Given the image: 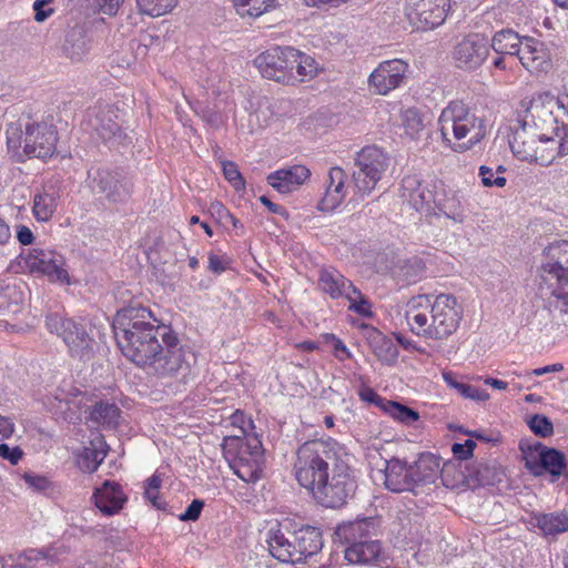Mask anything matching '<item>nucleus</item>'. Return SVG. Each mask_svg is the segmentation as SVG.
Here are the masks:
<instances>
[{"instance_id":"f257e3e1","label":"nucleus","mask_w":568,"mask_h":568,"mask_svg":"<svg viewBox=\"0 0 568 568\" xmlns=\"http://www.w3.org/2000/svg\"><path fill=\"white\" fill-rule=\"evenodd\" d=\"M113 332L122 354L149 374L168 383L185 384L190 374L186 352L171 328L141 305H130L116 312Z\"/></svg>"},{"instance_id":"f03ea898","label":"nucleus","mask_w":568,"mask_h":568,"mask_svg":"<svg viewBox=\"0 0 568 568\" xmlns=\"http://www.w3.org/2000/svg\"><path fill=\"white\" fill-rule=\"evenodd\" d=\"M293 469L297 483L327 508L343 506L357 487L336 442H305L296 450Z\"/></svg>"},{"instance_id":"7ed1b4c3","label":"nucleus","mask_w":568,"mask_h":568,"mask_svg":"<svg viewBox=\"0 0 568 568\" xmlns=\"http://www.w3.org/2000/svg\"><path fill=\"white\" fill-rule=\"evenodd\" d=\"M378 535L379 521L373 517L344 521L335 529L336 539L346 546L344 556L349 564L389 568L393 559Z\"/></svg>"},{"instance_id":"20e7f679","label":"nucleus","mask_w":568,"mask_h":568,"mask_svg":"<svg viewBox=\"0 0 568 568\" xmlns=\"http://www.w3.org/2000/svg\"><path fill=\"white\" fill-rule=\"evenodd\" d=\"M444 143L455 152H465L487 134L486 120L478 116L463 101H450L438 118Z\"/></svg>"},{"instance_id":"39448f33","label":"nucleus","mask_w":568,"mask_h":568,"mask_svg":"<svg viewBox=\"0 0 568 568\" xmlns=\"http://www.w3.org/2000/svg\"><path fill=\"white\" fill-rule=\"evenodd\" d=\"M7 145L13 155L45 159L54 154L58 132L53 124L36 121L30 114H21L10 121L6 130Z\"/></svg>"},{"instance_id":"423d86ee","label":"nucleus","mask_w":568,"mask_h":568,"mask_svg":"<svg viewBox=\"0 0 568 568\" xmlns=\"http://www.w3.org/2000/svg\"><path fill=\"white\" fill-rule=\"evenodd\" d=\"M440 471V459L430 453L420 454L410 465L398 458H392L386 463L384 485L393 493L425 494L432 489Z\"/></svg>"},{"instance_id":"0eeeda50","label":"nucleus","mask_w":568,"mask_h":568,"mask_svg":"<svg viewBox=\"0 0 568 568\" xmlns=\"http://www.w3.org/2000/svg\"><path fill=\"white\" fill-rule=\"evenodd\" d=\"M224 458L234 474L245 483H254L260 479L264 450L261 439L255 434H247L244 426L240 427V434L225 436L222 443Z\"/></svg>"},{"instance_id":"6e6552de","label":"nucleus","mask_w":568,"mask_h":568,"mask_svg":"<svg viewBox=\"0 0 568 568\" xmlns=\"http://www.w3.org/2000/svg\"><path fill=\"white\" fill-rule=\"evenodd\" d=\"M509 145L517 159L540 165H549L557 156L565 155L556 136H548L537 123L529 124L526 120L514 130Z\"/></svg>"},{"instance_id":"1a4fd4ad","label":"nucleus","mask_w":568,"mask_h":568,"mask_svg":"<svg viewBox=\"0 0 568 568\" xmlns=\"http://www.w3.org/2000/svg\"><path fill=\"white\" fill-rule=\"evenodd\" d=\"M389 163V156L375 145L365 146L357 153L356 170L352 175L355 201L372 193L387 171Z\"/></svg>"},{"instance_id":"9d476101","label":"nucleus","mask_w":568,"mask_h":568,"mask_svg":"<svg viewBox=\"0 0 568 568\" xmlns=\"http://www.w3.org/2000/svg\"><path fill=\"white\" fill-rule=\"evenodd\" d=\"M63 264L53 251H21L11 268L16 272L45 276L52 283L70 285L71 278Z\"/></svg>"},{"instance_id":"9b49d317","label":"nucleus","mask_w":568,"mask_h":568,"mask_svg":"<svg viewBox=\"0 0 568 568\" xmlns=\"http://www.w3.org/2000/svg\"><path fill=\"white\" fill-rule=\"evenodd\" d=\"M528 113L532 119L538 118L544 122L546 116L552 118L560 126L555 128V135L560 142L561 154H568V93L554 97L550 94L540 95L531 102Z\"/></svg>"},{"instance_id":"f8f14e48","label":"nucleus","mask_w":568,"mask_h":568,"mask_svg":"<svg viewBox=\"0 0 568 568\" xmlns=\"http://www.w3.org/2000/svg\"><path fill=\"white\" fill-rule=\"evenodd\" d=\"M297 50L291 47H275L262 52L254 59V64L263 78L284 84H294L291 64L296 61Z\"/></svg>"},{"instance_id":"ddd939ff","label":"nucleus","mask_w":568,"mask_h":568,"mask_svg":"<svg viewBox=\"0 0 568 568\" xmlns=\"http://www.w3.org/2000/svg\"><path fill=\"white\" fill-rule=\"evenodd\" d=\"M433 295L420 294L413 296L406 303L404 316L413 334L427 339L439 341L435 313L432 308Z\"/></svg>"},{"instance_id":"4468645a","label":"nucleus","mask_w":568,"mask_h":568,"mask_svg":"<svg viewBox=\"0 0 568 568\" xmlns=\"http://www.w3.org/2000/svg\"><path fill=\"white\" fill-rule=\"evenodd\" d=\"M523 449L525 466L535 476H541L545 473L552 477H560L567 469V459L561 452L545 446L541 443L528 446Z\"/></svg>"},{"instance_id":"2eb2a0df","label":"nucleus","mask_w":568,"mask_h":568,"mask_svg":"<svg viewBox=\"0 0 568 568\" xmlns=\"http://www.w3.org/2000/svg\"><path fill=\"white\" fill-rule=\"evenodd\" d=\"M489 50V42L484 36L471 33L457 42L452 57L457 68L470 71L476 70L486 61Z\"/></svg>"},{"instance_id":"dca6fc26","label":"nucleus","mask_w":568,"mask_h":568,"mask_svg":"<svg viewBox=\"0 0 568 568\" xmlns=\"http://www.w3.org/2000/svg\"><path fill=\"white\" fill-rule=\"evenodd\" d=\"M89 186L95 194H103L111 202L126 200L131 192V183L116 172L104 169L90 170Z\"/></svg>"},{"instance_id":"f3484780","label":"nucleus","mask_w":568,"mask_h":568,"mask_svg":"<svg viewBox=\"0 0 568 568\" xmlns=\"http://www.w3.org/2000/svg\"><path fill=\"white\" fill-rule=\"evenodd\" d=\"M294 536L293 523L288 519L270 529L266 538L270 554L281 562L300 564Z\"/></svg>"},{"instance_id":"a211bd4d","label":"nucleus","mask_w":568,"mask_h":568,"mask_svg":"<svg viewBox=\"0 0 568 568\" xmlns=\"http://www.w3.org/2000/svg\"><path fill=\"white\" fill-rule=\"evenodd\" d=\"M432 310L435 313V326L438 328L440 339L449 337L457 331L463 317V310L454 295H433Z\"/></svg>"},{"instance_id":"6ab92c4d","label":"nucleus","mask_w":568,"mask_h":568,"mask_svg":"<svg viewBox=\"0 0 568 568\" xmlns=\"http://www.w3.org/2000/svg\"><path fill=\"white\" fill-rule=\"evenodd\" d=\"M407 64L403 60L383 61L368 78L369 89L379 95H386L398 88L405 78Z\"/></svg>"},{"instance_id":"aec40b11","label":"nucleus","mask_w":568,"mask_h":568,"mask_svg":"<svg viewBox=\"0 0 568 568\" xmlns=\"http://www.w3.org/2000/svg\"><path fill=\"white\" fill-rule=\"evenodd\" d=\"M418 10H414L410 3H405V14L409 22L417 29H434L440 26L449 10V0H425Z\"/></svg>"},{"instance_id":"412c9836","label":"nucleus","mask_w":568,"mask_h":568,"mask_svg":"<svg viewBox=\"0 0 568 568\" xmlns=\"http://www.w3.org/2000/svg\"><path fill=\"white\" fill-rule=\"evenodd\" d=\"M439 184L423 183L417 175H407L402 180L400 196L416 211L430 207Z\"/></svg>"},{"instance_id":"4be33fe9","label":"nucleus","mask_w":568,"mask_h":568,"mask_svg":"<svg viewBox=\"0 0 568 568\" xmlns=\"http://www.w3.org/2000/svg\"><path fill=\"white\" fill-rule=\"evenodd\" d=\"M517 58L530 73L548 72L552 65L547 45L531 37H524V44Z\"/></svg>"},{"instance_id":"5701e85b","label":"nucleus","mask_w":568,"mask_h":568,"mask_svg":"<svg viewBox=\"0 0 568 568\" xmlns=\"http://www.w3.org/2000/svg\"><path fill=\"white\" fill-rule=\"evenodd\" d=\"M311 176V171L301 164L276 170L268 174L267 183L281 194L296 191Z\"/></svg>"},{"instance_id":"b1692460","label":"nucleus","mask_w":568,"mask_h":568,"mask_svg":"<svg viewBox=\"0 0 568 568\" xmlns=\"http://www.w3.org/2000/svg\"><path fill=\"white\" fill-rule=\"evenodd\" d=\"M347 174L339 168L334 166L328 171L325 193L318 202V210L332 212L337 209L347 195Z\"/></svg>"},{"instance_id":"393cba45","label":"nucleus","mask_w":568,"mask_h":568,"mask_svg":"<svg viewBox=\"0 0 568 568\" xmlns=\"http://www.w3.org/2000/svg\"><path fill=\"white\" fill-rule=\"evenodd\" d=\"M541 270L546 274V281H555L551 292L554 306L560 312L568 313V266L558 261H549L541 265Z\"/></svg>"},{"instance_id":"a878e982","label":"nucleus","mask_w":568,"mask_h":568,"mask_svg":"<svg viewBox=\"0 0 568 568\" xmlns=\"http://www.w3.org/2000/svg\"><path fill=\"white\" fill-rule=\"evenodd\" d=\"M92 499L103 515L113 516L123 508L126 496L120 484L105 480L101 487L95 488Z\"/></svg>"},{"instance_id":"bb28decb","label":"nucleus","mask_w":568,"mask_h":568,"mask_svg":"<svg viewBox=\"0 0 568 568\" xmlns=\"http://www.w3.org/2000/svg\"><path fill=\"white\" fill-rule=\"evenodd\" d=\"M63 343L73 358L85 362L93 357L95 341L81 322L73 323L71 329L67 332Z\"/></svg>"},{"instance_id":"cd10ccee","label":"nucleus","mask_w":568,"mask_h":568,"mask_svg":"<svg viewBox=\"0 0 568 568\" xmlns=\"http://www.w3.org/2000/svg\"><path fill=\"white\" fill-rule=\"evenodd\" d=\"M90 125L105 142H121L122 133L118 123V115L111 105L100 106L91 114Z\"/></svg>"},{"instance_id":"c85d7f7f","label":"nucleus","mask_w":568,"mask_h":568,"mask_svg":"<svg viewBox=\"0 0 568 568\" xmlns=\"http://www.w3.org/2000/svg\"><path fill=\"white\" fill-rule=\"evenodd\" d=\"M425 271L424 262L417 256L393 257L392 265L376 266V272H390L392 275L407 284L416 283Z\"/></svg>"},{"instance_id":"c756f323","label":"nucleus","mask_w":568,"mask_h":568,"mask_svg":"<svg viewBox=\"0 0 568 568\" xmlns=\"http://www.w3.org/2000/svg\"><path fill=\"white\" fill-rule=\"evenodd\" d=\"M294 542L298 551L300 561L303 562L307 557L316 555L323 547L322 531L320 528L293 524Z\"/></svg>"},{"instance_id":"7c9ffc66","label":"nucleus","mask_w":568,"mask_h":568,"mask_svg":"<svg viewBox=\"0 0 568 568\" xmlns=\"http://www.w3.org/2000/svg\"><path fill=\"white\" fill-rule=\"evenodd\" d=\"M318 288L331 298L337 300L351 293L354 284L333 267L322 268L318 274Z\"/></svg>"},{"instance_id":"2f4dec72","label":"nucleus","mask_w":568,"mask_h":568,"mask_svg":"<svg viewBox=\"0 0 568 568\" xmlns=\"http://www.w3.org/2000/svg\"><path fill=\"white\" fill-rule=\"evenodd\" d=\"M91 39L84 26L77 24L69 30L63 44L64 53L73 61H81L90 51Z\"/></svg>"},{"instance_id":"473e14b6","label":"nucleus","mask_w":568,"mask_h":568,"mask_svg":"<svg viewBox=\"0 0 568 568\" xmlns=\"http://www.w3.org/2000/svg\"><path fill=\"white\" fill-rule=\"evenodd\" d=\"M546 537L557 536L568 531V515L562 511L534 514L529 520Z\"/></svg>"},{"instance_id":"72a5a7b5","label":"nucleus","mask_w":568,"mask_h":568,"mask_svg":"<svg viewBox=\"0 0 568 568\" xmlns=\"http://www.w3.org/2000/svg\"><path fill=\"white\" fill-rule=\"evenodd\" d=\"M433 203L439 213L445 215L447 219L453 220L455 223L464 222L465 214L460 200L455 192L446 193L442 183H439Z\"/></svg>"},{"instance_id":"f704fd0d","label":"nucleus","mask_w":568,"mask_h":568,"mask_svg":"<svg viewBox=\"0 0 568 568\" xmlns=\"http://www.w3.org/2000/svg\"><path fill=\"white\" fill-rule=\"evenodd\" d=\"M59 194L53 186H44L34 194L32 213L37 221H49L58 206Z\"/></svg>"},{"instance_id":"c9c22d12","label":"nucleus","mask_w":568,"mask_h":568,"mask_svg":"<svg viewBox=\"0 0 568 568\" xmlns=\"http://www.w3.org/2000/svg\"><path fill=\"white\" fill-rule=\"evenodd\" d=\"M524 44V37L521 38L517 32L511 29H504L497 31L491 42L490 48L500 55H516L518 57Z\"/></svg>"},{"instance_id":"e433bc0d","label":"nucleus","mask_w":568,"mask_h":568,"mask_svg":"<svg viewBox=\"0 0 568 568\" xmlns=\"http://www.w3.org/2000/svg\"><path fill=\"white\" fill-rule=\"evenodd\" d=\"M120 417L121 409L114 403L101 400L92 406L88 420L95 426L114 428L118 426Z\"/></svg>"},{"instance_id":"4c0bfd02","label":"nucleus","mask_w":568,"mask_h":568,"mask_svg":"<svg viewBox=\"0 0 568 568\" xmlns=\"http://www.w3.org/2000/svg\"><path fill=\"white\" fill-rule=\"evenodd\" d=\"M106 443L102 435L98 434L90 440V445L84 447L82 454V467L85 471L93 473L106 456Z\"/></svg>"},{"instance_id":"58836bf2","label":"nucleus","mask_w":568,"mask_h":568,"mask_svg":"<svg viewBox=\"0 0 568 568\" xmlns=\"http://www.w3.org/2000/svg\"><path fill=\"white\" fill-rule=\"evenodd\" d=\"M55 560V555L52 554L50 550L41 551L36 549H29L17 557L9 556L6 559L4 565L21 568H39L37 566L39 561H44L45 565H49L51 562H54ZM42 567L43 565L40 566V568Z\"/></svg>"},{"instance_id":"ea45409f","label":"nucleus","mask_w":568,"mask_h":568,"mask_svg":"<svg viewBox=\"0 0 568 568\" xmlns=\"http://www.w3.org/2000/svg\"><path fill=\"white\" fill-rule=\"evenodd\" d=\"M296 61L291 64V72H294V83L311 80L318 72L316 60L297 50Z\"/></svg>"},{"instance_id":"a19ab883","label":"nucleus","mask_w":568,"mask_h":568,"mask_svg":"<svg viewBox=\"0 0 568 568\" xmlns=\"http://www.w3.org/2000/svg\"><path fill=\"white\" fill-rule=\"evenodd\" d=\"M400 118L405 133L412 139H416L425 129L424 115L415 106L403 109Z\"/></svg>"},{"instance_id":"79ce46f5","label":"nucleus","mask_w":568,"mask_h":568,"mask_svg":"<svg viewBox=\"0 0 568 568\" xmlns=\"http://www.w3.org/2000/svg\"><path fill=\"white\" fill-rule=\"evenodd\" d=\"M236 12L245 18H258L274 7L275 0H233Z\"/></svg>"},{"instance_id":"37998d69","label":"nucleus","mask_w":568,"mask_h":568,"mask_svg":"<svg viewBox=\"0 0 568 568\" xmlns=\"http://www.w3.org/2000/svg\"><path fill=\"white\" fill-rule=\"evenodd\" d=\"M75 320L67 317L60 312H48L44 316V325L50 334H54L60 338H64L67 332L71 329V326Z\"/></svg>"},{"instance_id":"c03bdc74","label":"nucleus","mask_w":568,"mask_h":568,"mask_svg":"<svg viewBox=\"0 0 568 568\" xmlns=\"http://www.w3.org/2000/svg\"><path fill=\"white\" fill-rule=\"evenodd\" d=\"M383 412H385L395 420H398L405 425H413L419 418V415L416 410L394 400H388V403H385V408Z\"/></svg>"},{"instance_id":"a18cd8bd","label":"nucleus","mask_w":568,"mask_h":568,"mask_svg":"<svg viewBox=\"0 0 568 568\" xmlns=\"http://www.w3.org/2000/svg\"><path fill=\"white\" fill-rule=\"evenodd\" d=\"M176 2L178 0H136V6L141 13L155 18L170 12Z\"/></svg>"},{"instance_id":"49530a36","label":"nucleus","mask_w":568,"mask_h":568,"mask_svg":"<svg viewBox=\"0 0 568 568\" xmlns=\"http://www.w3.org/2000/svg\"><path fill=\"white\" fill-rule=\"evenodd\" d=\"M506 168L504 165H497L496 169L488 165H480L478 169V176L485 187H504L507 182L504 176Z\"/></svg>"},{"instance_id":"de8ad7c7","label":"nucleus","mask_w":568,"mask_h":568,"mask_svg":"<svg viewBox=\"0 0 568 568\" xmlns=\"http://www.w3.org/2000/svg\"><path fill=\"white\" fill-rule=\"evenodd\" d=\"M346 300L349 302V311L367 318L373 316L371 302L356 286L346 295Z\"/></svg>"},{"instance_id":"09e8293b","label":"nucleus","mask_w":568,"mask_h":568,"mask_svg":"<svg viewBox=\"0 0 568 568\" xmlns=\"http://www.w3.org/2000/svg\"><path fill=\"white\" fill-rule=\"evenodd\" d=\"M374 352L379 361L393 364L398 357V349L393 342L384 335H379L375 341Z\"/></svg>"},{"instance_id":"8fccbe9b","label":"nucleus","mask_w":568,"mask_h":568,"mask_svg":"<svg viewBox=\"0 0 568 568\" xmlns=\"http://www.w3.org/2000/svg\"><path fill=\"white\" fill-rule=\"evenodd\" d=\"M222 170L224 178L230 182V184L236 190L241 191L245 187V181L237 168V165L232 161H223Z\"/></svg>"},{"instance_id":"3c124183","label":"nucleus","mask_w":568,"mask_h":568,"mask_svg":"<svg viewBox=\"0 0 568 568\" xmlns=\"http://www.w3.org/2000/svg\"><path fill=\"white\" fill-rule=\"evenodd\" d=\"M528 425L531 432L540 437H548L554 433L551 420L545 415L536 414L530 417Z\"/></svg>"},{"instance_id":"603ef678","label":"nucleus","mask_w":568,"mask_h":568,"mask_svg":"<svg viewBox=\"0 0 568 568\" xmlns=\"http://www.w3.org/2000/svg\"><path fill=\"white\" fill-rule=\"evenodd\" d=\"M454 389H456V392L463 397L476 402H485L489 398V394L485 389L463 382L460 384L454 385Z\"/></svg>"},{"instance_id":"864d4df0","label":"nucleus","mask_w":568,"mask_h":568,"mask_svg":"<svg viewBox=\"0 0 568 568\" xmlns=\"http://www.w3.org/2000/svg\"><path fill=\"white\" fill-rule=\"evenodd\" d=\"M327 343L331 344V346L333 348V354L338 361L343 362V361L352 357V353L349 352L347 346L344 344V342L342 339H339L335 335H333V334L328 335Z\"/></svg>"},{"instance_id":"5fc2aeb1","label":"nucleus","mask_w":568,"mask_h":568,"mask_svg":"<svg viewBox=\"0 0 568 568\" xmlns=\"http://www.w3.org/2000/svg\"><path fill=\"white\" fill-rule=\"evenodd\" d=\"M204 507V501L201 499H194L186 507L185 511L179 516L181 521H195L201 516L202 509Z\"/></svg>"},{"instance_id":"6e6d98bb","label":"nucleus","mask_w":568,"mask_h":568,"mask_svg":"<svg viewBox=\"0 0 568 568\" xmlns=\"http://www.w3.org/2000/svg\"><path fill=\"white\" fill-rule=\"evenodd\" d=\"M52 0H36L32 4L34 10V20L37 22L45 21L50 16L53 14L52 8H45Z\"/></svg>"},{"instance_id":"4d7b16f0","label":"nucleus","mask_w":568,"mask_h":568,"mask_svg":"<svg viewBox=\"0 0 568 568\" xmlns=\"http://www.w3.org/2000/svg\"><path fill=\"white\" fill-rule=\"evenodd\" d=\"M23 479L29 487L37 491H43L50 487V481L44 476L26 473Z\"/></svg>"},{"instance_id":"13d9d810","label":"nucleus","mask_w":568,"mask_h":568,"mask_svg":"<svg viewBox=\"0 0 568 568\" xmlns=\"http://www.w3.org/2000/svg\"><path fill=\"white\" fill-rule=\"evenodd\" d=\"M359 397L362 400L374 404L379 407L382 410L385 408V403H388L387 399L379 396L375 390L369 387L363 388L359 390Z\"/></svg>"},{"instance_id":"bf43d9fd","label":"nucleus","mask_w":568,"mask_h":568,"mask_svg":"<svg viewBox=\"0 0 568 568\" xmlns=\"http://www.w3.org/2000/svg\"><path fill=\"white\" fill-rule=\"evenodd\" d=\"M0 457L16 465L22 457V450L19 447L11 448L7 444H0Z\"/></svg>"},{"instance_id":"052dcab7","label":"nucleus","mask_w":568,"mask_h":568,"mask_svg":"<svg viewBox=\"0 0 568 568\" xmlns=\"http://www.w3.org/2000/svg\"><path fill=\"white\" fill-rule=\"evenodd\" d=\"M124 0H95L100 11L108 16H115Z\"/></svg>"},{"instance_id":"680f3d73","label":"nucleus","mask_w":568,"mask_h":568,"mask_svg":"<svg viewBox=\"0 0 568 568\" xmlns=\"http://www.w3.org/2000/svg\"><path fill=\"white\" fill-rule=\"evenodd\" d=\"M230 265V260L225 257H221L214 254H211L209 257V267L214 273L224 272Z\"/></svg>"},{"instance_id":"e2e57ef3","label":"nucleus","mask_w":568,"mask_h":568,"mask_svg":"<svg viewBox=\"0 0 568 568\" xmlns=\"http://www.w3.org/2000/svg\"><path fill=\"white\" fill-rule=\"evenodd\" d=\"M16 236L19 243L23 246L32 244L34 236L32 231L26 225H18Z\"/></svg>"},{"instance_id":"0e129e2a","label":"nucleus","mask_w":568,"mask_h":568,"mask_svg":"<svg viewBox=\"0 0 568 568\" xmlns=\"http://www.w3.org/2000/svg\"><path fill=\"white\" fill-rule=\"evenodd\" d=\"M564 369V366L559 363L557 364H552V365H547V366H544V367H539V368H535L532 371H527L525 372V377L526 378H531V376H541V375H545V374H548V373H555V372H560Z\"/></svg>"},{"instance_id":"69168bd1","label":"nucleus","mask_w":568,"mask_h":568,"mask_svg":"<svg viewBox=\"0 0 568 568\" xmlns=\"http://www.w3.org/2000/svg\"><path fill=\"white\" fill-rule=\"evenodd\" d=\"M14 432L13 422L6 416L0 415V442L8 439Z\"/></svg>"},{"instance_id":"338daca9","label":"nucleus","mask_w":568,"mask_h":568,"mask_svg":"<svg viewBox=\"0 0 568 568\" xmlns=\"http://www.w3.org/2000/svg\"><path fill=\"white\" fill-rule=\"evenodd\" d=\"M144 495L155 508L163 509L165 507V503L160 496V489H145Z\"/></svg>"},{"instance_id":"774afa93","label":"nucleus","mask_w":568,"mask_h":568,"mask_svg":"<svg viewBox=\"0 0 568 568\" xmlns=\"http://www.w3.org/2000/svg\"><path fill=\"white\" fill-rule=\"evenodd\" d=\"M452 452L455 458L459 460H467L473 457L460 443H455L452 447Z\"/></svg>"}]
</instances>
